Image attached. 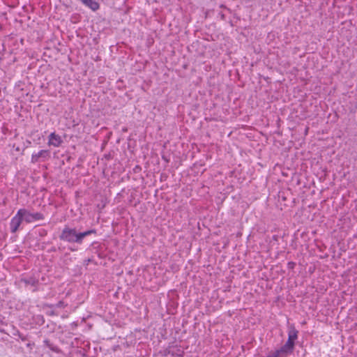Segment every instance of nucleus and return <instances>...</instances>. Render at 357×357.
<instances>
[{
    "mask_svg": "<svg viewBox=\"0 0 357 357\" xmlns=\"http://www.w3.org/2000/svg\"><path fill=\"white\" fill-rule=\"evenodd\" d=\"M93 232V230H88L77 233L75 229L65 227L60 235V239L69 243H81L84 237Z\"/></svg>",
    "mask_w": 357,
    "mask_h": 357,
    "instance_id": "nucleus-1",
    "label": "nucleus"
},
{
    "mask_svg": "<svg viewBox=\"0 0 357 357\" xmlns=\"http://www.w3.org/2000/svg\"><path fill=\"white\" fill-rule=\"evenodd\" d=\"M49 152L47 150H41L36 153H33L31 155V162L36 163L39 161L40 158H45L48 156Z\"/></svg>",
    "mask_w": 357,
    "mask_h": 357,
    "instance_id": "nucleus-6",
    "label": "nucleus"
},
{
    "mask_svg": "<svg viewBox=\"0 0 357 357\" xmlns=\"http://www.w3.org/2000/svg\"><path fill=\"white\" fill-rule=\"evenodd\" d=\"M298 331L294 327L291 328L288 333V340L287 342L282 346L290 354H291L294 351V342L298 338Z\"/></svg>",
    "mask_w": 357,
    "mask_h": 357,
    "instance_id": "nucleus-3",
    "label": "nucleus"
},
{
    "mask_svg": "<svg viewBox=\"0 0 357 357\" xmlns=\"http://www.w3.org/2000/svg\"><path fill=\"white\" fill-rule=\"evenodd\" d=\"M290 353L282 347L280 349L270 353L267 357H287Z\"/></svg>",
    "mask_w": 357,
    "mask_h": 357,
    "instance_id": "nucleus-7",
    "label": "nucleus"
},
{
    "mask_svg": "<svg viewBox=\"0 0 357 357\" xmlns=\"http://www.w3.org/2000/svg\"><path fill=\"white\" fill-rule=\"evenodd\" d=\"M19 215H21L23 220L27 223L32 222L36 220H40L43 219V215L40 213H30L25 208H20L18 210Z\"/></svg>",
    "mask_w": 357,
    "mask_h": 357,
    "instance_id": "nucleus-2",
    "label": "nucleus"
},
{
    "mask_svg": "<svg viewBox=\"0 0 357 357\" xmlns=\"http://www.w3.org/2000/svg\"><path fill=\"white\" fill-rule=\"evenodd\" d=\"M86 6L91 8L92 10L96 11L99 9V3L94 0H79Z\"/></svg>",
    "mask_w": 357,
    "mask_h": 357,
    "instance_id": "nucleus-8",
    "label": "nucleus"
},
{
    "mask_svg": "<svg viewBox=\"0 0 357 357\" xmlns=\"http://www.w3.org/2000/svg\"><path fill=\"white\" fill-rule=\"evenodd\" d=\"M23 219L19 215V211H17L16 215L11 219L10 222V228L12 233H15L17 231Z\"/></svg>",
    "mask_w": 357,
    "mask_h": 357,
    "instance_id": "nucleus-4",
    "label": "nucleus"
},
{
    "mask_svg": "<svg viewBox=\"0 0 357 357\" xmlns=\"http://www.w3.org/2000/svg\"><path fill=\"white\" fill-rule=\"evenodd\" d=\"M63 142L61 137L55 132H52L49 136L48 144L54 147H59Z\"/></svg>",
    "mask_w": 357,
    "mask_h": 357,
    "instance_id": "nucleus-5",
    "label": "nucleus"
}]
</instances>
